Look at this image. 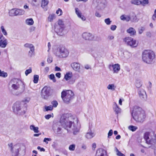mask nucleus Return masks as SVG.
I'll list each match as a JSON object with an SVG mask.
<instances>
[{"label":"nucleus","mask_w":156,"mask_h":156,"mask_svg":"<svg viewBox=\"0 0 156 156\" xmlns=\"http://www.w3.org/2000/svg\"><path fill=\"white\" fill-rule=\"evenodd\" d=\"M60 122L68 132H72L75 135L79 131L80 127L78 126V119L71 114H63L61 117Z\"/></svg>","instance_id":"f257e3e1"},{"label":"nucleus","mask_w":156,"mask_h":156,"mask_svg":"<svg viewBox=\"0 0 156 156\" xmlns=\"http://www.w3.org/2000/svg\"><path fill=\"white\" fill-rule=\"evenodd\" d=\"M132 115L135 120L140 122H143L146 117L144 111L137 106L134 107Z\"/></svg>","instance_id":"f03ea898"},{"label":"nucleus","mask_w":156,"mask_h":156,"mask_svg":"<svg viewBox=\"0 0 156 156\" xmlns=\"http://www.w3.org/2000/svg\"><path fill=\"white\" fill-rule=\"evenodd\" d=\"M154 136L153 133L147 132L144 134V138L147 144L151 145L152 148H154V152L156 155V139L155 137H153Z\"/></svg>","instance_id":"7ed1b4c3"},{"label":"nucleus","mask_w":156,"mask_h":156,"mask_svg":"<svg viewBox=\"0 0 156 156\" xmlns=\"http://www.w3.org/2000/svg\"><path fill=\"white\" fill-rule=\"evenodd\" d=\"M142 58L144 62L151 64L155 58V54L151 50H145L142 53Z\"/></svg>","instance_id":"20e7f679"},{"label":"nucleus","mask_w":156,"mask_h":156,"mask_svg":"<svg viewBox=\"0 0 156 156\" xmlns=\"http://www.w3.org/2000/svg\"><path fill=\"white\" fill-rule=\"evenodd\" d=\"M74 94L72 91L70 90H64L61 93V98L64 102L69 103L74 98Z\"/></svg>","instance_id":"39448f33"},{"label":"nucleus","mask_w":156,"mask_h":156,"mask_svg":"<svg viewBox=\"0 0 156 156\" xmlns=\"http://www.w3.org/2000/svg\"><path fill=\"white\" fill-rule=\"evenodd\" d=\"M13 109L15 113L19 115H23L26 112V108H23L22 104L20 101H16L14 104Z\"/></svg>","instance_id":"423d86ee"},{"label":"nucleus","mask_w":156,"mask_h":156,"mask_svg":"<svg viewBox=\"0 0 156 156\" xmlns=\"http://www.w3.org/2000/svg\"><path fill=\"white\" fill-rule=\"evenodd\" d=\"M68 50L64 47H60L57 49L56 55L59 58H66L69 55Z\"/></svg>","instance_id":"0eeeda50"},{"label":"nucleus","mask_w":156,"mask_h":156,"mask_svg":"<svg viewBox=\"0 0 156 156\" xmlns=\"http://www.w3.org/2000/svg\"><path fill=\"white\" fill-rule=\"evenodd\" d=\"M50 87H44L41 90V98L44 99H47L50 95Z\"/></svg>","instance_id":"6e6552de"},{"label":"nucleus","mask_w":156,"mask_h":156,"mask_svg":"<svg viewBox=\"0 0 156 156\" xmlns=\"http://www.w3.org/2000/svg\"><path fill=\"white\" fill-rule=\"evenodd\" d=\"M25 11L24 10L20 9H12L9 12V15L11 16L21 15L24 14Z\"/></svg>","instance_id":"1a4fd4ad"},{"label":"nucleus","mask_w":156,"mask_h":156,"mask_svg":"<svg viewBox=\"0 0 156 156\" xmlns=\"http://www.w3.org/2000/svg\"><path fill=\"white\" fill-rule=\"evenodd\" d=\"M124 41L127 44L132 47H136L137 44H136V41L132 38L130 37H125Z\"/></svg>","instance_id":"9d476101"},{"label":"nucleus","mask_w":156,"mask_h":156,"mask_svg":"<svg viewBox=\"0 0 156 156\" xmlns=\"http://www.w3.org/2000/svg\"><path fill=\"white\" fill-rule=\"evenodd\" d=\"M65 28V27H55V30L58 35L62 36L65 34L64 30Z\"/></svg>","instance_id":"9b49d317"},{"label":"nucleus","mask_w":156,"mask_h":156,"mask_svg":"<svg viewBox=\"0 0 156 156\" xmlns=\"http://www.w3.org/2000/svg\"><path fill=\"white\" fill-rule=\"evenodd\" d=\"M11 84H14L15 85H18V86L22 85L23 87V92L24 90V86L23 83V82L21 80H18L17 79H14L11 80L10 82Z\"/></svg>","instance_id":"f8f14e48"},{"label":"nucleus","mask_w":156,"mask_h":156,"mask_svg":"<svg viewBox=\"0 0 156 156\" xmlns=\"http://www.w3.org/2000/svg\"><path fill=\"white\" fill-rule=\"evenodd\" d=\"M7 44V40L3 35H0V47L2 48H5Z\"/></svg>","instance_id":"ddd939ff"},{"label":"nucleus","mask_w":156,"mask_h":156,"mask_svg":"<svg viewBox=\"0 0 156 156\" xmlns=\"http://www.w3.org/2000/svg\"><path fill=\"white\" fill-rule=\"evenodd\" d=\"M138 94L140 98L143 100L146 101L147 98V95L145 90L142 89L138 91Z\"/></svg>","instance_id":"4468645a"},{"label":"nucleus","mask_w":156,"mask_h":156,"mask_svg":"<svg viewBox=\"0 0 156 156\" xmlns=\"http://www.w3.org/2000/svg\"><path fill=\"white\" fill-rule=\"evenodd\" d=\"M83 38L86 40L91 41L93 39L92 34L90 33L85 32L82 34Z\"/></svg>","instance_id":"2eb2a0df"},{"label":"nucleus","mask_w":156,"mask_h":156,"mask_svg":"<svg viewBox=\"0 0 156 156\" xmlns=\"http://www.w3.org/2000/svg\"><path fill=\"white\" fill-rule=\"evenodd\" d=\"M70 66L72 69L75 71H79L80 69V64L78 62H72Z\"/></svg>","instance_id":"dca6fc26"},{"label":"nucleus","mask_w":156,"mask_h":156,"mask_svg":"<svg viewBox=\"0 0 156 156\" xmlns=\"http://www.w3.org/2000/svg\"><path fill=\"white\" fill-rule=\"evenodd\" d=\"M95 156H107L106 152L102 149H98L97 151Z\"/></svg>","instance_id":"f3484780"},{"label":"nucleus","mask_w":156,"mask_h":156,"mask_svg":"<svg viewBox=\"0 0 156 156\" xmlns=\"http://www.w3.org/2000/svg\"><path fill=\"white\" fill-rule=\"evenodd\" d=\"M126 32L128 33L130 36L133 37L136 35V31L135 29L132 27H130L126 30Z\"/></svg>","instance_id":"a211bd4d"},{"label":"nucleus","mask_w":156,"mask_h":156,"mask_svg":"<svg viewBox=\"0 0 156 156\" xmlns=\"http://www.w3.org/2000/svg\"><path fill=\"white\" fill-rule=\"evenodd\" d=\"M13 148V149L11 150L12 156H18L19 153V147L17 145H15Z\"/></svg>","instance_id":"6ab92c4d"},{"label":"nucleus","mask_w":156,"mask_h":156,"mask_svg":"<svg viewBox=\"0 0 156 156\" xmlns=\"http://www.w3.org/2000/svg\"><path fill=\"white\" fill-rule=\"evenodd\" d=\"M75 10L76 13L78 17L81 18L82 20L85 21L86 20L85 17L83 16L82 15V13L80 11L78 8H76Z\"/></svg>","instance_id":"aec40b11"},{"label":"nucleus","mask_w":156,"mask_h":156,"mask_svg":"<svg viewBox=\"0 0 156 156\" xmlns=\"http://www.w3.org/2000/svg\"><path fill=\"white\" fill-rule=\"evenodd\" d=\"M53 129L54 132L56 134H60L62 133V128L59 126L54 125L53 127Z\"/></svg>","instance_id":"412c9836"},{"label":"nucleus","mask_w":156,"mask_h":156,"mask_svg":"<svg viewBox=\"0 0 156 156\" xmlns=\"http://www.w3.org/2000/svg\"><path fill=\"white\" fill-rule=\"evenodd\" d=\"M112 67L114 73H117L120 69V65L118 64L113 65Z\"/></svg>","instance_id":"4be33fe9"},{"label":"nucleus","mask_w":156,"mask_h":156,"mask_svg":"<svg viewBox=\"0 0 156 156\" xmlns=\"http://www.w3.org/2000/svg\"><path fill=\"white\" fill-rule=\"evenodd\" d=\"M48 3V0H42V1L41 6L45 10H47V5Z\"/></svg>","instance_id":"5701e85b"},{"label":"nucleus","mask_w":156,"mask_h":156,"mask_svg":"<svg viewBox=\"0 0 156 156\" xmlns=\"http://www.w3.org/2000/svg\"><path fill=\"white\" fill-rule=\"evenodd\" d=\"M95 136V134L90 130L87 132L86 135V137L88 139H90Z\"/></svg>","instance_id":"b1692460"},{"label":"nucleus","mask_w":156,"mask_h":156,"mask_svg":"<svg viewBox=\"0 0 156 156\" xmlns=\"http://www.w3.org/2000/svg\"><path fill=\"white\" fill-rule=\"evenodd\" d=\"M113 109L114 111L117 114H118L121 112V109L115 103L114 105Z\"/></svg>","instance_id":"393cba45"},{"label":"nucleus","mask_w":156,"mask_h":156,"mask_svg":"<svg viewBox=\"0 0 156 156\" xmlns=\"http://www.w3.org/2000/svg\"><path fill=\"white\" fill-rule=\"evenodd\" d=\"M120 18L122 20L126 21L127 22H128L130 20V16L129 15H122L120 16Z\"/></svg>","instance_id":"a878e982"},{"label":"nucleus","mask_w":156,"mask_h":156,"mask_svg":"<svg viewBox=\"0 0 156 156\" xmlns=\"http://www.w3.org/2000/svg\"><path fill=\"white\" fill-rule=\"evenodd\" d=\"M73 76L72 73V72H69L66 73V74L65 75L64 78L66 80H70L72 77Z\"/></svg>","instance_id":"bb28decb"},{"label":"nucleus","mask_w":156,"mask_h":156,"mask_svg":"<svg viewBox=\"0 0 156 156\" xmlns=\"http://www.w3.org/2000/svg\"><path fill=\"white\" fill-rule=\"evenodd\" d=\"M40 3V0H32L31 2L32 5L36 7H37L39 6Z\"/></svg>","instance_id":"cd10ccee"},{"label":"nucleus","mask_w":156,"mask_h":156,"mask_svg":"<svg viewBox=\"0 0 156 156\" xmlns=\"http://www.w3.org/2000/svg\"><path fill=\"white\" fill-rule=\"evenodd\" d=\"M142 82L140 80H136L135 85L137 88L140 87L142 86Z\"/></svg>","instance_id":"c85d7f7f"},{"label":"nucleus","mask_w":156,"mask_h":156,"mask_svg":"<svg viewBox=\"0 0 156 156\" xmlns=\"http://www.w3.org/2000/svg\"><path fill=\"white\" fill-rule=\"evenodd\" d=\"M130 20L133 22H136L138 21V19L137 18L135 14H133L131 16H130Z\"/></svg>","instance_id":"c756f323"},{"label":"nucleus","mask_w":156,"mask_h":156,"mask_svg":"<svg viewBox=\"0 0 156 156\" xmlns=\"http://www.w3.org/2000/svg\"><path fill=\"white\" fill-rule=\"evenodd\" d=\"M79 88L82 89H85L86 87V84L84 82H80L78 84Z\"/></svg>","instance_id":"7c9ffc66"},{"label":"nucleus","mask_w":156,"mask_h":156,"mask_svg":"<svg viewBox=\"0 0 156 156\" xmlns=\"http://www.w3.org/2000/svg\"><path fill=\"white\" fill-rule=\"evenodd\" d=\"M58 26L55 27H65L64 22L61 20H58Z\"/></svg>","instance_id":"2f4dec72"},{"label":"nucleus","mask_w":156,"mask_h":156,"mask_svg":"<svg viewBox=\"0 0 156 156\" xmlns=\"http://www.w3.org/2000/svg\"><path fill=\"white\" fill-rule=\"evenodd\" d=\"M131 3L136 5H139L141 4V1L140 0H132L131 1Z\"/></svg>","instance_id":"473e14b6"},{"label":"nucleus","mask_w":156,"mask_h":156,"mask_svg":"<svg viewBox=\"0 0 156 156\" xmlns=\"http://www.w3.org/2000/svg\"><path fill=\"white\" fill-rule=\"evenodd\" d=\"M26 23L29 25H32L34 23V21L32 19H27L26 20Z\"/></svg>","instance_id":"72a5a7b5"},{"label":"nucleus","mask_w":156,"mask_h":156,"mask_svg":"<svg viewBox=\"0 0 156 156\" xmlns=\"http://www.w3.org/2000/svg\"><path fill=\"white\" fill-rule=\"evenodd\" d=\"M116 86H115L114 84H109L108 87L107 88L108 90H114L116 88Z\"/></svg>","instance_id":"f704fd0d"},{"label":"nucleus","mask_w":156,"mask_h":156,"mask_svg":"<svg viewBox=\"0 0 156 156\" xmlns=\"http://www.w3.org/2000/svg\"><path fill=\"white\" fill-rule=\"evenodd\" d=\"M115 151H116V155L118 156H125V155L120 151L117 147H115Z\"/></svg>","instance_id":"c9c22d12"},{"label":"nucleus","mask_w":156,"mask_h":156,"mask_svg":"<svg viewBox=\"0 0 156 156\" xmlns=\"http://www.w3.org/2000/svg\"><path fill=\"white\" fill-rule=\"evenodd\" d=\"M8 76L7 73L4 71H2L0 69V76L4 78Z\"/></svg>","instance_id":"e433bc0d"},{"label":"nucleus","mask_w":156,"mask_h":156,"mask_svg":"<svg viewBox=\"0 0 156 156\" xmlns=\"http://www.w3.org/2000/svg\"><path fill=\"white\" fill-rule=\"evenodd\" d=\"M24 46L25 47L29 48L30 49V50L32 49V48H34V47L32 44L26 43L24 44Z\"/></svg>","instance_id":"4c0bfd02"},{"label":"nucleus","mask_w":156,"mask_h":156,"mask_svg":"<svg viewBox=\"0 0 156 156\" xmlns=\"http://www.w3.org/2000/svg\"><path fill=\"white\" fill-rule=\"evenodd\" d=\"M34 48H32V49L30 50V51L28 52V55L30 57H32L33 55H34Z\"/></svg>","instance_id":"58836bf2"},{"label":"nucleus","mask_w":156,"mask_h":156,"mask_svg":"<svg viewBox=\"0 0 156 156\" xmlns=\"http://www.w3.org/2000/svg\"><path fill=\"white\" fill-rule=\"evenodd\" d=\"M55 18V14H50L48 17V20L50 22H51Z\"/></svg>","instance_id":"ea45409f"},{"label":"nucleus","mask_w":156,"mask_h":156,"mask_svg":"<svg viewBox=\"0 0 156 156\" xmlns=\"http://www.w3.org/2000/svg\"><path fill=\"white\" fill-rule=\"evenodd\" d=\"M49 78L52 80L54 82H55L56 80L55 79V77L53 74H51L49 76Z\"/></svg>","instance_id":"a19ab883"},{"label":"nucleus","mask_w":156,"mask_h":156,"mask_svg":"<svg viewBox=\"0 0 156 156\" xmlns=\"http://www.w3.org/2000/svg\"><path fill=\"white\" fill-rule=\"evenodd\" d=\"M129 129L130 130L133 132L136 131L137 129V127L136 126H130L129 127Z\"/></svg>","instance_id":"79ce46f5"},{"label":"nucleus","mask_w":156,"mask_h":156,"mask_svg":"<svg viewBox=\"0 0 156 156\" xmlns=\"http://www.w3.org/2000/svg\"><path fill=\"white\" fill-rule=\"evenodd\" d=\"M39 79V76L38 75H34V82L36 83H37Z\"/></svg>","instance_id":"37998d69"},{"label":"nucleus","mask_w":156,"mask_h":156,"mask_svg":"<svg viewBox=\"0 0 156 156\" xmlns=\"http://www.w3.org/2000/svg\"><path fill=\"white\" fill-rule=\"evenodd\" d=\"M20 86H18V85H15L14 84H12L11 85V87L12 89L15 90H18L20 87Z\"/></svg>","instance_id":"c03bdc74"},{"label":"nucleus","mask_w":156,"mask_h":156,"mask_svg":"<svg viewBox=\"0 0 156 156\" xmlns=\"http://www.w3.org/2000/svg\"><path fill=\"white\" fill-rule=\"evenodd\" d=\"M145 27H141L138 29V32L139 34H141L145 30Z\"/></svg>","instance_id":"a18cd8bd"},{"label":"nucleus","mask_w":156,"mask_h":156,"mask_svg":"<svg viewBox=\"0 0 156 156\" xmlns=\"http://www.w3.org/2000/svg\"><path fill=\"white\" fill-rule=\"evenodd\" d=\"M45 109L46 111H51L53 109V106L51 105H50L49 106H45Z\"/></svg>","instance_id":"49530a36"},{"label":"nucleus","mask_w":156,"mask_h":156,"mask_svg":"<svg viewBox=\"0 0 156 156\" xmlns=\"http://www.w3.org/2000/svg\"><path fill=\"white\" fill-rule=\"evenodd\" d=\"M75 145L74 144H73L70 145L69 147V150L73 151L75 150Z\"/></svg>","instance_id":"de8ad7c7"},{"label":"nucleus","mask_w":156,"mask_h":156,"mask_svg":"<svg viewBox=\"0 0 156 156\" xmlns=\"http://www.w3.org/2000/svg\"><path fill=\"white\" fill-rule=\"evenodd\" d=\"M149 3L148 0H143L141 1V4L143 6H145L146 5L148 4Z\"/></svg>","instance_id":"09e8293b"},{"label":"nucleus","mask_w":156,"mask_h":156,"mask_svg":"<svg viewBox=\"0 0 156 156\" xmlns=\"http://www.w3.org/2000/svg\"><path fill=\"white\" fill-rule=\"evenodd\" d=\"M105 22L107 25H109L111 23L112 21L110 20V18H108L105 20Z\"/></svg>","instance_id":"8fccbe9b"},{"label":"nucleus","mask_w":156,"mask_h":156,"mask_svg":"<svg viewBox=\"0 0 156 156\" xmlns=\"http://www.w3.org/2000/svg\"><path fill=\"white\" fill-rule=\"evenodd\" d=\"M51 104L52 105V106H53V108L56 107L57 106V105H58V102L56 101H52Z\"/></svg>","instance_id":"3c124183"},{"label":"nucleus","mask_w":156,"mask_h":156,"mask_svg":"<svg viewBox=\"0 0 156 156\" xmlns=\"http://www.w3.org/2000/svg\"><path fill=\"white\" fill-rule=\"evenodd\" d=\"M1 29L2 30V33L3 34L5 35H6L7 34V33L5 30V29L4 27L3 26H2L1 27Z\"/></svg>","instance_id":"603ef678"},{"label":"nucleus","mask_w":156,"mask_h":156,"mask_svg":"<svg viewBox=\"0 0 156 156\" xmlns=\"http://www.w3.org/2000/svg\"><path fill=\"white\" fill-rule=\"evenodd\" d=\"M56 13L59 16H60L62 14V11L60 9H58L56 11Z\"/></svg>","instance_id":"864d4df0"},{"label":"nucleus","mask_w":156,"mask_h":156,"mask_svg":"<svg viewBox=\"0 0 156 156\" xmlns=\"http://www.w3.org/2000/svg\"><path fill=\"white\" fill-rule=\"evenodd\" d=\"M32 72V69H30L26 70L25 72V73L26 76H27L30 73Z\"/></svg>","instance_id":"5fc2aeb1"},{"label":"nucleus","mask_w":156,"mask_h":156,"mask_svg":"<svg viewBox=\"0 0 156 156\" xmlns=\"http://www.w3.org/2000/svg\"><path fill=\"white\" fill-rule=\"evenodd\" d=\"M51 139L50 138H45L44 139L43 142H45L46 144H48V142H46V141H51Z\"/></svg>","instance_id":"6e6d98bb"},{"label":"nucleus","mask_w":156,"mask_h":156,"mask_svg":"<svg viewBox=\"0 0 156 156\" xmlns=\"http://www.w3.org/2000/svg\"><path fill=\"white\" fill-rule=\"evenodd\" d=\"M112 134H113V131L112 129H110L108 133V138H109V137L111 136L112 135Z\"/></svg>","instance_id":"4d7b16f0"},{"label":"nucleus","mask_w":156,"mask_h":156,"mask_svg":"<svg viewBox=\"0 0 156 156\" xmlns=\"http://www.w3.org/2000/svg\"><path fill=\"white\" fill-rule=\"evenodd\" d=\"M52 61V58L50 57V56H48L47 60V62L48 63H51V62Z\"/></svg>","instance_id":"13d9d810"},{"label":"nucleus","mask_w":156,"mask_h":156,"mask_svg":"<svg viewBox=\"0 0 156 156\" xmlns=\"http://www.w3.org/2000/svg\"><path fill=\"white\" fill-rule=\"evenodd\" d=\"M116 27H117L116 25H112L111 26L110 29H111V30H112L114 31V30H115L116 29Z\"/></svg>","instance_id":"bf43d9fd"},{"label":"nucleus","mask_w":156,"mask_h":156,"mask_svg":"<svg viewBox=\"0 0 156 156\" xmlns=\"http://www.w3.org/2000/svg\"><path fill=\"white\" fill-rule=\"evenodd\" d=\"M30 100V98H26L24 99L23 100V102H24L25 103H26L29 102Z\"/></svg>","instance_id":"052dcab7"},{"label":"nucleus","mask_w":156,"mask_h":156,"mask_svg":"<svg viewBox=\"0 0 156 156\" xmlns=\"http://www.w3.org/2000/svg\"><path fill=\"white\" fill-rule=\"evenodd\" d=\"M8 146L10 148V150H12L14 148V146L13 147V144L12 143H10L9 144H8Z\"/></svg>","instance_id":"680f3d73"},{"label":"nucleus","mask_w":156,"mask_h":156,"mask_svg":"<svg viewBox=\"0 0 156 156\" xmlns=\"http://www.w3.org/2000/svg\"><path fill=\"white\" fill-rule=\"evenodd\" d=\"M33 131L35 133H38L39 132V131L38 130V128L37 127H35L34 128Z\"/></svg>","instance_id":"e2e57ef3"},{"label":"nucleus","mask_w":156,"mask_h":156,"mask_svg":"<svg viewBox=\"0 0 156 156\" xmlns=\"http://www.w3.org/2000/svg\"><path fill=\"white\" fill-rule=\"evenodd\" d=\"M51 116V115L48 114L46 115H45L44 116L45 118L47 119H49Z\"/></svg>","instance_id":"0e129e2a"},{"label":"nucleus","mask_w":156,"mask_h":156,"mask_svg":"<svg viewBox=\"0 0 156 156\" xmlns=\"http://www.w3.org/2000/svg\"><path fill=\"white\" fill-rule=\"evenodd\" d=\"M96 147V143H93L92 145V150L94 151V150Z\"/></svg>","instance_id":"69168bd1"},{"label":"nucleus","mask_w":156,"mask_h":156,"mask_svg":"<svg viewBox=\"0 0 156 156\" xmlns=\"http://www.w3.org/2000/svg\"><path fill=\"white\" fill-rule=\"evenodd\" d=\"M81 148L83 150H85L87 148L86 145L84 144H83L81 146Z\"/></svg>","instance_id":"338daca9"},{"label":"nucleus","mask_w":156,"mask_h":156,"mask_svg":"<svg viewBox=\"0 0 156 156\" xmlns=\"http://www.w3.org/2000/svg\"><path fill=\"white\" fill-rule=\"evenodd\" d=\"M61 74L60 73H57L55 74V76H56L58 77V78H60V77H61Z\"/></svg>","instance_id":"774afa93"}]
</instances>
